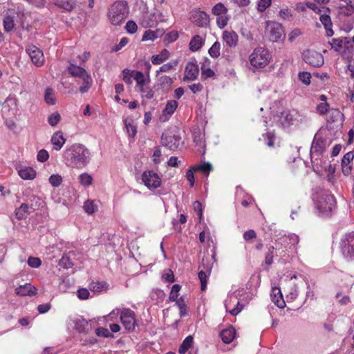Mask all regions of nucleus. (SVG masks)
I'll return each mask as SVG.
<instances>
[{"instance_id": "51", "label": "nucleus", "mask_w": 354, "mask_h": 354, "mask_svg": "<svg viewBox=\"0 0 354 354\" xmlns=\"http://www.w3.org/2000/svg\"><path fill=\"white\" fill-rule=\"evenodd\" d=\"M83 207L84 211L89 214H93L97 210V206L92 201H86Z\"/></svg>"}, {"instance_id": "57", "label": "nucleus", "mask_w": 354, "mask_h": 354, "mask_svg": "<svg viewBox=\"0 0 354 354\" xmlns=\"http://www.w3.org/2000/svg\"><path fill=\"white\" fill-rule=\"evenodd\" d=\"M214 72L213 70L210 68H205V63H203L201 66V78L206 79L208 77H212L214 75Z\"/></svg>"}, {"instance_id": "49", "label": "nucleus", "mask_w": 354, "mask_h": 354, "mask_svg": "<svg viewBox=\"0 0 354 354\" xmlns=\"http://www.w3.org/2000/svg\"><path fill=\"white\" fill-rule=\"evenodd\" d=\"M346 3V6L340 7V12L347 16L351 15L354 12V8L351 0H349V1Z\"/></svg>"}, {"instance_id": "41", "label": "nucleus", "mask_w": 354, "mask_h": 354, "mask_svg": "<svg viewBox=\"0 0 354 354\" xmlns=\"http://www.w3.org/2000/svg\"><path fill=\"white\" fill-rule=\"evenodd\" d=\"M210 272H211V269L208 268L207 270V272L201 270L198 272V278L201 281V290L203 291H204L206 289L207 279L209 277V275L210 274Z\"/></svg>"}, {"instance_id": "4", "label": "nucleus", "mask_w": 354, "mask_h": 354, "mask_svg": "<svg viewBox=\"0 0 354 354\" xmlns=\"http://www.w3.org/2000/svg\"><path fill=\"white\" fill-rule=\"evenodd\" d=\"M335 197L329 194H322L316 201V208L323 216H330L335 209Z\"/></svg>"}, {"instance_id": "18", "label": "nucleus", "mask_w": 354, "mask_h": 354, "mask_svg": "<svg viewBox=\"0 0 354 354\" xmlns=\"http://www.w3.org/2000/svg\"><path fill=\"white\" fill-rule=\"evenodd\" d=\"M17 100L14 97H8L2 106L3 116L15 115L17 111Z\"/></svg>"}, {"instance_id": "25", "label": "nucleus", "mask_w": 354, "mask_h": 354, "mask_svg": "<svg viewBox=\"0 0 354 354\" xmlns=\"http://www.w3.org/2000/svg\"><path fill=\"white\" fill-rule=\"evenodd\" d=\"M68 72L72 77L79 78L80 80H82L85 76L90 75L86 69L73 64H71L68 66Z\"/></svg>"}, {"instance_id": "63", "label": "nucleus", "mask_w": 354, "mask_h": 354, "mask_svg": "<svg viewBox=\"0 0 354 354\" xmlns=\"http://www.w3.org/2000/svg\"><path fill=\"white\" fill-rule=\"evenodd\" d=\"M41 261L37 257H30L28 259V264L30 267L37 268L41 266Z\"/></svg>"}, {"instance_id": "21", "label": "nucleus", "mask_w": 354, "mask_h": 354, "mask_svg": "<svg viewBox=\"0 0 354 354\" xmlns=\"http://www.w3.org/2000/svg\"><path fill=\"white\" fill-rule=\"evenodd\" d=\"M222 39L225 42V46L232 48L237 46L239 36L234 30H225L223 32Z\"/></svg>"}, {"instance_id": "12", "label": "nucleus", "mask_w": 354, "mask_h": 354, "mask_svg": "<svg viewBox=\"0 0 354 354\" xmlns=\"http://www.w3.org/2000/svg\"><path fill=\"white\" fill-rule=\"evenodd\" d=\"M225 307L227 312L235 316L242 310L243 306L238 301L237 295L233 293L226 299Z\"/></svg>"}, {"instance_id": "48", "label": "nucleus", "mask_w": 354, "mask_h": 354, "mask_svg": "<svg viewBox=\"0 0 354 354\" xmlns=\"http://www.w3.org/2000/svg\"><path fill=\"white\" fill-rule=\"evenodd\" d=\"M61 120V115L59 113H53L48 118V122L51 127H55Z\"/></svg>"}, {"instance_id": "29", "label": "nucleus", "mask_w": 354, "mask_h": 354, "mask_svg": "<svg viewBox=\"0 0 354 354\" xmlns=\"http://www.w3.org/2000/svg\"><path fill=\"white\" fill-rule=\"evenodd\" d=\"M18 174L24 180H32L36 176V171L32 167H24L18 170Z\"/></svg>"}, {"instance_id": "62", "label": "nucleus", "mask_w": 354, "mask_h": 354, "mask_svg": "<svg viewBox=\"0 0 354 354\" xmlns=\"http://www.w3.org/2000/svg\"><path fill=\"white\" fill-rule=\"evenodd\" d=\"M330 45L335 51H339L343 46V39L334 38L332 39Z\"/></svg>"}, {"instance_id": "28", "label": "nucleus", "mask_w": 354, "mask_h": 354, "mask_svg": "<svg viewBox=\"0 0 354 354\" xmlns=\"http://www.w3.org/2000/svg\"><path fill=\"white\" fill-rule=\"evenodd\" d=\"M236 330L232 326H230L220 333V337L222 341L225 344L231 343L234 340Z\"/></svg>"}, {"instance_id": "56", "label": "nucleus", "mask_w": 354, "mask_h": 354, "mask_svg": "<svg viewBox=\"0 0 354 354\" xmlns=\"http://www.w3.org/2000/svg\"><path fill=\"white\" fill-rule=\"evenodd\" d=\"M176 304L180 310V317L185 316L187 314V306L185 303L184 299L182 297H180V299H178V301H176Z\"/></svg>"}, {"instance_id": "47", "label": "nucleus", "mask_w": 354, "mask_h": 354, "mask_svg": "<svg viewBox=\"0 0 354 354\" xmlns=\"http://www.w3.org/2000/svg\"><path fill=\"white\" fill-rule=\"evenodd\" d=\"M272 0H258L257 1V10L259 12H264L268 8L272 3Z\"/></svg>"}, {"instance_id": "17", "label": "nucleus", "mask_w": 354, "mask_h": 354, "mask_svg": "<svg viewBox=\"0 0 354 354\" xmlns=\"http://www.w3.org/2000/svg\"><path fill=\"white\" fill-rule=\"evenodd\" d=\"M190 19L192 23L199 27H206L209 23V15L201 10H194L191 14Z\"/></svg>"}, {"instance_id": "60", "label": "nucleus", "mask_w": 354, "mask_h": 354, "mask_svg": "<svg viewBox=\"0 0 354 354\" xmlns=\"http://www.w3.org/2000/svg\"><path fill=\"white\" fill-rule=\"evenodd\" d=\"M178 38V33L177 31L173 30L168 32L165 37V41L167 43H172Z\"/></svg>"}, {"instance_id": "10", "label": "nucleus", "mask_w": 354, "mask_h": 354, "mask_svg": "<svg viewBox=\"0 0 354 354\" xmlns=\"http://www.w3.org/2000/svg\"><path fill=\"white\" fill-rule=\"evenodd\" d=\"M142 180L145 185L150 190L159 187L161 185V178L156 172L148 170L142 174Z\"/></svg>"}, {"instance_id": "24", "label": "nucleus", "mask_w": 354, "mask_h": 354, "mask_svg": "<svg viewBox=\"0 0 354 354\" xmlns=\"http://www.w3.org/2000/svg\"><path fill=\"white\" fill-rule=\"evenodd\" d=\"M50 142L53 146V149L59 151L65 144L66 139L63 133L61 131H57L53 134Z\"/></svg>"}, {"instance_id": "46", "label": "nucleus", "mask_w": 354, "mask_h": 354, "mask_svg": "<svg viewBox=\"0 0 354 354\" xmlns=\"http://www.w3.org/2000/svg\"><path fill=\"white\" fill-rule=\"evenodd\" d=\"M181 286L178 284H174L169 293V299L171 301H178V292L180 290Z\"/></svg>"}, {"instance_id": "7", "label": "nucleus", "mask_w": 354, "mask_h": 354, "mask_svg": "<svg viewBox=\"0 0 354 354\" xmlns=\"http://www.w3.org/2000/svg\"><path fill=\"white\" fill-rule=\"evenodd\" d=\"M228 10L225 6L222 3H216L212 8V13L216 16V24L218 28H225L230 19V16L227 15Z\"/></svg>"}, {"instance_id": "50", "label": "nucleus", "mask_w": 354, "mask_h": 354, "mask_svg": "<svg viewBox=\"0 0 354 354\" xmlns=\"http://www.w3.org/2000/svg\"><path fill=\"white\" fill-rule=\"evenodd\" d=\"M159 84L162 86L167 88H169L171 84H173V80L167 75H163L159 77L158 79Z\"/></svg>"}, {"instance_id": "55", "label": "nucleus", "mask_w": 354, "mask_h": 354, "mask_svg": "<svg viewBox=\"0 0 354 354\" xmlns=\"http://www.w3.org/2000/svg\"><path fill=\"white\" fill-rule=\"evenodd\" d=\"M298 77L299 80L306 85L310 84L311 75L310 73L306 71L300 72L298 75Z\"/></svg>"}, {"instance_id": "16", "label": "nucleus", "mask_w": 354, "mask_h": 354, "mask_svg": "<svg viewBox=\"0 0 354 354\" xmlns=\"http://www.w3.org/2000/svg\"><path fill=\"white\" fill-rule=\"evenodd\" d=\"M26 52L33 63L37 67L41 66L44 64V57L43 52L35 46H30L26 48Z\"/></svg>"}, {"instance_id": "15", "label": "nucleus", "mask_w": 354, "mask_h": 354, "mask_svg": "<svg viewBox=\"0 0 354 354\" xmlns=\"http://www.w3.org/2000/svg\"><path fill=\"white\" fill-rule=\"evenodd\" d=\"M342 250L346 257L354 258V232L346 234L342 240Z\"/></svg>"}, {"instance_id": "40", "label": "nucleus", "mask_w": 354, "mask_h": 354, "mask_svg": "<svg viewBox=\"0 0 354 354\" xmlns=\"http://www.w3.org/2000/svg\"><path fill=\"white\" fill-rule=\"evenodd\" d=\"M193 168L196 171H201L206 176L212 170V166L209 162H203V164L194 166Z\"/></svg>"}, {"instance_id": "26", "label": "nucleus", "mask_w": 354, "mask_h": 354, "mask_svg": "<svg viewBox=\"0 0 354 354\" xmlns=\"http://www.w3.org/2000/svg\"><path fill=\"white\" fill-rule=\"evenodd\" d=\"M15 293L19 296H32L37 293V288L30 283H26L17 287Z\"/></svg>"}, {"instance_id": "34", "label": "nucleus", "mask_w": 354, "mask_h": 354, "mask_svg": "<svg viewBox=\"0 0 354 354\" xmlns=\"http://www.w3.org/2000/svg\"><path fill=\"white\" fill-rule=\"evenodd\" d=\"M194 338L192 335L187 336L180 344L178 353L180 354H185V353L193 346Z\"/></svg>"}, {"instance_id": "33", "label": "nucleus", "mask_w": 354, "mask_h": 354, "mask_svg": "<svg viewBox=\"0 0 354 354\" xmlns=\"http://www.w3.org/2000/svg\"><path fill=\"white\" fill-rule=\"evenodd\" d=\"M81 80L82 82L79 88V91L80 93L84 94L88 92L93 85V81L91 75L85 76Z\"/></svg>"}, {"instance_id": "5", "label": "nucleus", "mask_w": 354, "mask_h": 354, "mask_svg": "<svg viewBox=\"0 0 354 354\" xmlns=\"http://www.w3.org/2000/svg\"><path fill=\"white\" fill-rule=\"evenodd\" d=\"M165 21V16L158 10L153 12H143L138 18L139 24L145 28L155 27L159 22Z\"/></svg>"}, {"instance_id": "39", "label": "nucleus", "mask_w": 354, "mask_h": 354, "mask_svg": "<svg viewBox=\"0 0 354 354\" xmlns=\"http://www.w3.org/2000/svg\"><path fill=\"white\" fill-rule=\"evenodd\" d=\"M29 206L23 203L21 206L15 210V215L18 219L26 218L28 214Z\"/></svg>"}, {"instance_id": "13", "label": "nucleus", "mask_w": 354, "mask_h": 354, "mask_svg": "<svg viewBox=\"0 0 354 354\" xmlns=\"http://www.w3.org/2000/svg\"><path fill=\"white\" fill-rule=\"evenodd\" d=\"M120 321L126 330L131 331L135 328V313L129 308H124L120 312Z\"/></svg>"}, {"instance_id": "45", "label": "nucleus", "mask_w": 354, "mask_h": 354, "mask_svg": "<svg viewBox=\"0 0 354 354\" xmlns=\"http://www.w3.org/2000/svg\"><path fill=\"white\" fill-rule=\"evenodd\" d=\"M134 73L133 78L136 82L138 88L145 85V78L144 74L140 71H133Z\"/></svg>"}, {"instance_id": "58", "label": "nucleus", "mask_w": 354, "mask_h": 354, "mask_svg": "<svg viewBox=\"0 0 354 354\" xmlns=\"http://www.w3.org/2000/svg\"><path fill=\"white\" fill-rule=\"evenodd\" d=\"M95 333L98 337H113V334L107 328L99 327L95 330Z\"/></svg>"}, {"instance_id": "36", "label": "nucleus", "mask_w": 354, "mask_h": 354, "mask_svg": "<svg viewBox=\"0 0 354 354\" xmlns=\"http://www.w3.org/2000/svg\"><path fill=\"white\" fill-rule=\"evenodd\" d=\"M109 285L105 281H95L90 284V289L91 291L100 293L107 290Z\"/></svg>"}, {"instance_id": "44", "label": "nucleus", "mask_w": 354, "mask_h": 354, "mask_svg": "<svg viewBox=\"0 0 354 354\" xmlns=\"http://www.w3.org/2000/svg\"><path fill=\"white\" fill-rule=\"evenodd\" d=\"M138 90L140 92L142 97H145L147 99H151L153 97L154 92L149 86H145V85H144L142 86L139 87Z\"/></svg>"}, {"instance_id": "42", "label": "nucleus", "mask_w": 354, "mask_h": 354, "mask_svg": "<svg viewBox=\"0 0 354 354\" xmlns=\"http://www.w3.org/2000/svg\"><path fill=\"white\" fill-rule=\"evenodd\" d=\"M124 122L127 133L129 134V136L133 138L137 133L136 126L133 124V121H128V120L127 119L124 120Z\"/></svg>"}, {"instance_id": "2", "label": "nucleus", "mask_w": 354, "mask_h": 354, "mask_svg": "<svg viewBox=\"0 0 354 354\" xmlns=\"http://www.w3.org/2000/svg\"><path fill=\"white\" fill-rule=\"evenodd\" d=\"M129 10L126 1H117L109 9L108 18L113 26H120L128 17Z\"/></svg>"}, {"instance_id": "11", "label": "nucleus", "mask_w": 354, "mask_h": 354, "mask_svg": "<svg viewBox=\"0 0 354 354\" xmlns=\"http://www.w3.org/2000/svg\"><path fill=\"white\" fill-rule=\"evenodd\" d=\"M303 59L306 64L313 67H319L324 64L322 55L315 50H307L304 51Z\"/></svg>"}, {"instance_id": "23", "label": "nucleus", "mask_w": 354, "mask_h": 354, "mask_svg": "<svg viewBox=\"0 0 354 354\" xmlns=\"http://www.w3.org/2000/svg\"><path fill=\"white\" fill-rule=\"evenodd\" d=\"M272 301L279 308H283L286 306L281 290L279 288H272L270 293Z\"/></svg>"}, {"instance_id": "43", "label": "nucleus", "mask_w": 354, "mask_h": 354, "mask_svg": "<svg viewBox=\"0 0 354 354\" xmlns=\"http://www.w3.org/2000/svg\"><path fill=\"white\" fill-rule=\"evenodd\" d=\"M221 44L218 41H215L211 48L209 49L208 53L212 58H217L220 56L221 53Z\"/></svg>"}, {"instance_id": "14", "label": "nucleus", "mask_w": 354, "mask_h": 354, "mask_svg": "<svg viewBox=\"0 0 354 354\" xmlns=\"http://www.w3.org/2000/svg\"><path fill=\"white\" fill-rule=\"evenodd\" d=\"M181 138L171 132H165L161 137L162 145L169 150L174 151L178 149Z\"/></svg>"}, {"instance_id": "38", "label": "nucleus", "mask_w": 354, "mask_h": 354, "mask_svg": "<svg viewBox=\"0 0 354 354\" xmlns=\"http://www.w3.org/2000/svg\"><path fill=\"white\" fill-rule=\"evenodd\" d=\"M203 39L199 35H195L189 42V48L192 51L199 50L203 46Z\"/></svg>"}, {"instance_id": "27", "label": "nucleus", "mask_w": 354, "mask_h": 354, "mask_svg": "<svg viewBox=\"0 0 354 354\" xmlns=\"http://www.w3.org/2000/svg\"><path fill=\"white\" fill-rule=\"evenodd\" d=\"M299 243V236L295 234H292L289 236H284L278 240L275 241V244L286 245H290V247L292 245H295Z\"/></svg>"}, {"instance_id": "59", "label": "nucleus", "mask_w": 354, "mask_h": 354, "mask_svg": "<svg viewBox=\"0 0 354 354\" xmlns=\"http://www.w3.org/2000/svg\"><path fill=\"white\" fill-rule=\"evenodd\" d=\"M125 29L127 32L133 34L137 31L138 26L135 21L130 20L127 22Z\"/></svg>"}, {"instance_id": "37", "label": "nucleus", "mask_w": 354, "mask_h": 354, "mask_svg": "<svg viewBox=\"0 0 354 354\" xmlns=\"http://www.w3.org/2000/svg\"><path fill=\"white\" fill-rule=\"evenodd\" d=\"M281 245H276L275 246H270L268 247V250L265 254V263L267 265H271L273 262V257H274V251L278 250L279 251L281 250Z\"/></svg>"}, {"instance_id": "8", "label": "nucleus", "mask_w": 354, "mask_h": 354, "mask_svg": "<svg viewBox=\"0 0 354 354\" xmlns=\"http://www.w3.org/2000/svg\"><path fill=\"white\" fill-rule=\"evenodd\" d=\"M327 145V140L315 135L310 149V159L312 162H314V159L315 160L318 159V156L326 150Z\"/></svg>"}, {"instance_id": "30", "label": "nucleus", "mask_w": 354, "mask_h": 354, "mask_svg": "<svg viewBox=\"0 0 354 354\" xmlns=\"http://www.w3.org/2000/svg\"><path fill=\"white\" fill-rule=\"evenodd\" d=\"M169 55L170 53L169 50L167 49H163L159 54L153 55L151 60L153 64L158 65L169 59Z\"/></svg>"}, {"instance_id": "35", "label": "nucleus", "mask_w": 354, "mask_h": 354, "mask_svg": "<svg viewBox=\"0 0 354 354\" xmlns=\"http://www.w3.org/2000/svg\"><path fill=\"white\" fill-rule=\"evenodd\" d=\"M44 101L49 105H54L56 103V97L55 91L50 88L47 87L44 93Z\"/></svg>"}, {"instance_id": "3", "label": "nucleus", "mask_w": 354, "mask_h": 354, "mask_svg": "<svg viewBox=\"0 0 354 354\" xmlns=\"http://www.w3.org/2000/svg\"><path fill=\"white\" fill-rule=\"evenodd\" d=\"M272 56L269 50L263 47H257L250 55V63L257 69L265 68L271 61Z\"/></svg>"}, {"instance_id": "52", "label": "nucleus", "mask_w": 354, "mask_h": 354, "mask_svg": "<svg viewBox=\"0 0 354 354\" xmlns=\"http://www.w3.org/2000/svg\"><path fill=\"white\" fill-rule=\"evenodd\" d=\"M80 183L84 186H88L91 185L93 178L87 173H84L79 176Z\"/></svg>"}, {"instance_id": "61", "label": "nucleus", "mask_w": 354, "mask_h": 354, "mask_svg": "<svg viewBox=\"0 0 354 354\" xmlns=\"http://www.w3.org/2000/svg\"><path fill=\"white\" fill-rule=\"evenodd\" d=\"M282 118H283L282 123L284 126H289L292 124L293 115L290 113L283 112L282 113Z\"/></svg>"}, {"instance_id": "54", "label": "nucleus", "mask_w": 354, "mask_h": 354, "mask_svg": "<svg viewBox=\"0 0 354 354\" xmlns=\"http://www.w3.org/2000/svg\"><path fill=\"white\" fill-rule=\"evenodd\" d=\"M59 265L65 269H68L73 267V263L70 257L64 255L59 261Z\"/></svg>"}, {"instance_id": "19", "label": "nucleus", "mask_w": 354, "mask_h": 354, "mask_svg": "<svg viewBox=\"0 0 354 354\" xmlns=\"http://www.w3.org/2000/svg\"><path fill=\"white\" fill-rule=\"evenodd\" d=\"M178 102L176 100H169L164 108L162 114L160 115V121L165 122L171 118L178 107Z\"/></svg>"}, {"instance_id": "31", "label": "nucleus", "mask_w": 354, "mask_h": 354, "mask_svg": "<svg viewBox=\"0 0 354 354\" xmlns=\"http://www.w3.org/2000/svg\"><path fill=\"white\" fill-rule=\"evenodd\" d=\"M163 35V30L157 29L156 30H148L142 35V41H154Z\"/></svg>"}, {"instance_id": "32", "label": "nucleus", "mask_w": 354, "mask_h": 354, "mask_svg": "<svg viewBox=\"0 0 354 354\" xmlns=\"http://www.w3.org/2000/svg\"><path fill=\"white\" fill-rule=\"evenodd\" d=\"M319 20L326 29L327 36H332L333 35V31L332 30V22L330 17L327 14L321 15Z\"/></svg>"}, {"instance_id": "22", "label": "nucleus", "mask_w": 354, "mask_h": 354, "mask_svg": "<svg viewBox=\"0 0 354 354\" xmlns=\"http://www.w3.org/2000/svg\"><path fill=\"white\" fill-rule=\"evenodd\" d=\"M73 322L74 323L75 328L79 333H86L91 329V324L89 322L81 316L75 317L73 319Z\"/></svg>"}, {"instance_id": "64", "label": "nucleus", "mask_w": 354, "mask_h": 354, "mask_svg": "<svg viewBox=\"0 0 354 354\" xmlns=\"http://www.w3.org/2000/svg\"><path fill=\"white\" fill-rule=\"evenodd\" d=\"M49 158L48 152L45 149H41L37 153V160L41 162H46Z\"/></svg>"}, {"instance_id": "9", "label": "nucleus", "mask_w": 354, "mask_h": 354, "mask_svg": "<svg viewBox=\"0 0 354 354\" xmlns=\"http://www.w3.org/2000/svg\"><path fill=\"white\" fill-rule=\"evenodd\" d=\"M266 31L270 40L273 42L278 41L284 36L281 25L276 21L267 22Z\"/></svg>"}, {"instance_id": "20", "label": "nucleus", "mask_w": 354, "mask_h": 354, "mask_svg": "<svg viewBox=\"0 0 354 354\" xmlns=\"http://www.w3.org/2000/svg\"><path fill=\"white\" fill-rule=\"evenodd\" d=\"M199 74L198 66L194 62H188L185 69L184 81L195 80Z\"/></svg>"}, {"instance_id": "6", "label": "nucleus", "mask_w": 354, "mask_h": 354, "mask_svg": "<svg viewBox=\"0 0 354 354\" xmlns=\"http://www.w3.org/2000/svg\"><path fill=\"white\" fill-rule=\"evenodd\" d=\"M24 12L23 10L17 8V10H9L3 19V28L5 31L10 32L13 30L15 22L24 24Z\"/></svg>"}, {"instance_id": "1", "label": "nucleus", "mask_w": 354, "mask_h": 354, "mask_svg": "<svg viewBox=\"0 0 354 354\" xmlns=\"http://www.w3.org/2000/svg\"><path fill=\"white\" fill-rule=\"evenodd\" d=\"M91 160L89 150L82 144L67 147L62 153V161L68 167L82 169Z\"/></svg>"}, {"instance_id": "53", "label": "nucleus", "mask_w": 354, "mask_h": 354, "mask_svg": "<svg viewBox=\"0 0 354 354\" xmlns=\"http://www.w3.org/2000/svg\"><path fill=\"white\" fill-rule=\"evenodd\" d=\"M62 182V177L59 174H53L49 177V183L53 187H59Z\"/></svg>"}]
</instances>
